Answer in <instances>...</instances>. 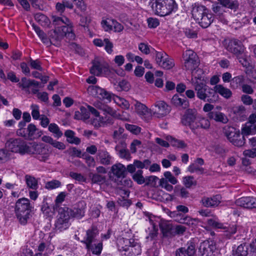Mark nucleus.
<instances>
[{"instance_id": "f257e3e1", "label": "nucleus", "mask_w": 256, "mask_h": 256, "mask_svg": "<svg viewBox=\"0 0 256 256\" xmlns=\"http://www.w3.org/2000/svg\"><path fill=\"white\" fill-rule=\"evenodd\" d=\"M53 22L56 26L60 25L58 26L54 31V34L52 35V39L56 41L60 40L64 36L72 40L74 38L73 32L72 24L70 20L66 16L62 18L53 16Z\"/></svg>"}, {"instance_id": "f03ea898", "label": "nucleus", "mask_w": 256, "mask_h": 256, "mask_svg": "<svg viewBox=\"0 0 256 256\" xmlns=\"http://www.w3.org/2000/svg\"><path fill=\"white\" fill-rule=\"evenodd\" d=\"M149 4L153 12L160 16L168 15L177 8L174 0H150Z\"/></svg>"}, {"instance_id": "7ed1b4c3", "label": "nucleus", "mask_w": 256, "mask_h": 256, "mask_svg": "<svg viewBox=\"0 0 256 256\" xmlns=\"http://www.w3.org/2000/svg\"><path fill=\"white\" fill-rule=\"evenodd\" d=\"M97 235L98 230L96 229L88 230L81 242L85 244L88 252H91L94 254L99 255L102 250V244L101 242H96V238Z\"/></svg>"}, {"instance_id": "20e7f679", "label": "nucleus", "mask_w": 256, "mask_h": 256, "mask_svg": "<svg viewBox=\"0 0 256 256\" xmlns=\"http://www.w3.org/2000/svg\"><path fill=\"white\" fill-rule=\"evenodd\" d=\"M192 12L194 18L204 28H208L213 21L212 14L202 6H195Z\"/></svg>"}, {"instance_id": "39448f33", "label": "nucleus", "mask_w": 256, "mask_h": 256, "mask_svg": "<svg viewBox=\"0 0 256 256\" xmlns=\"http://www.w3.org/2000/svg\"><path fill=\"white\" fill-rule=\"evenodd\" d=\"M30 212V206L28 199H19L16 203L15 212L17 218L22 224L26 223Z\"/></svg>"}, {"instance_id": "423d86ee", "label": "nucleus", "mask_w": 256, "mask_h": 256, "mask_svg": "<svg viewBox=\"0 0 256 256\" xmlns=\"http://www.w3.org/2000/svg\"><path fill=\"white\" fill-rule=\"evenodd\" d=\"M208 79L204 74L198 77L192 78L191 82L194 88L197 96L200 100H206L207 95L206 92L208 88L206 86ZM209 90H212L208 88Z\"/></svg>"}, {"instance_id": "0eeeda50", "label": "nucleus", "mask_w": 256, "mask_h": 256, "mask_svg": "<svg viewBox=\"0 0 256 256\" xmlns=\"http://www.w3.org/2000/svg\"><path fill=\"white\" fill-rule=\"evenodd\" d=\"M94 107L104 112V114H109L113 118L120 119L122 120L128 121L130 120V114L126 112H123L122 114L118 113L114 110L108 106L100 102H96L94 104Z\"/></svg>"}, {"instance_id": "6e6552de", "label": "nucleus", "mask_w": 256, "mask_h": 256, "mask_svg": "<svg viewBox=\"0 0 256 256\" xmlns=\"http://www.w3.org/2000/svg\"><path fill=\"white\" fill-rule=\"evenodd\" d=\"M90 72L96 76H104L108 77L110 74L108 65L102 59L96 58L92 62V66Z\"/></svg>"}, {"instance_id": "1a4fd4ad", "label": "nucleus", "mask_w": 256, "mask_h": 256, "mask_svg": "<svg viewBox=\"0 0 256 256\" xmlns=\"http://www.w3.org/2000/svg\"><path fill=\"white\" fill-rule=\"evenodd\" d=\"M224 134L229 141L236 146H242L245 144L244 138L241 137L240 130L234 127H225Z\"/></svg>"}, {"instance_id": "9d476101", "label": "nucleus", "mask_w": 256, "mask_h": 256, "mask_svg": "<svg viewBox=\"0 0 256 256\" xmlns=\"http://www.w3.org/2000/svg\"><path fill=\"white\" fill-rule=\"evenodd\" d=\"M88 93L92 96L110 102L112 100V94L105 89L96 85L89 86L87 88Z\"/></svg>"}, {"instance_id": "9b49d317", "label": "nucleus", "mask_w": 256, "mask_h": 256, "mask_svg": "<svg viewBox=\"0 0 256 256\" xmlns=\"http://www.w3.org/2000/svg\"><path fill=\"white\" fill-rule=\"evenodd\" d=\"M26 142L21 138H10L6 143V148L10 151L24 154H26Z\"/></svg>"}, {"instance_id": "f8f14e48", "label": "nucleus", "mask_w": 256, "mask_h": 256, "mask_svg": "<svg viewBox=\"0 0 256 256\" xmlns=\"http://www.w3.org/2000/svg\"><path fill=\"white\" fill-rule=\"evenodd\" d=\"M70 218L68 212L62 208H60L58 218L55 223L56 229L60 232L67 229L70 226Z\"/></svg>"}, {"instance_id": "ddd939ff", "label": "nucleus", "mask_w": 256, "mask_h": 256, "mask_svg": "<svg viewBox=\"0 0 256 256\" xmlns=\"http://www.w3.org/2000/svg\"><path fill=\"white\" fill-rule=\"evenodd\" d=\"M156 61L160 67L167 70L174 66V60L164 52H156Z\"/></svg>"}, {"instance_id": "4468645a", "label": "nucleus", "mask_w": 256, "mask_h": 256, "mask_svg": "<svg viewBox=\"0 0 256 256\" xmlns=\"http://www.w3.org/2000/svg\"><path fill=\"white\" fill-rule=\"evenodd\" d=\"M100 24L102 28L105 32L113 31L115 32H120L124 30L123 26L112 18H104Z\"/></svg>"}, {"instance_id": "2eb2a0df", "label": "nucleus", "mask_w": 256, "mask_h": 256, "mask_svg": "<svg viewBox=\"0 0 256 256\" xmlns=\"http://www.w3.org/2000/svg\"><path fill=\"white\" fill-rule=\"evenodd\" d=\"M87 107L88 112L93 115L94 118L92 122L95 127L104 126L110 122H108V120L106 119V117L100 116V112L94 108L90 106H88Z\"/></svg>"}, {"instance_id": "dca6fc26", "label": "nucleus", "mask_w": 256, "mask_h": 256, "mask_svg": "<svg viewBox=\"0 0 256 256\" xmlns=\"http://www.w3.org/2000/svg\"><path fill=\"white\" fill-rule=\"evenodd\" d=\"M200 61L198 58L194 59V61L184 62V66L187 70L191 71L192 78L198 77L204 74L203 70L198 68Z\"/></svg>"}, {"instance_id": "f3484780", "label": "nucleus", "mask_w": 256, "mask_h": 256, "mask_svg": "<svg viewBox=\"0 0 256 256\" xmlns=\"http://www.w3.org/2000/svg\"><path fill=\"white\" fill-rule=\"evenodd\" d=\"M216 249L215 242L213 240H206L200 246L199 252L202 256H212Z\"/></svg>"}, {"instance_id": "a211bd4d", "label": "nucleus", "mask_w": 256, "mask_h": 256, "mask_svg": "<svg viewBox=\"0 0 256 256\" xmlns=\"http://www.w3.org/2000/svg\"><path fill=\"white\" fill-rule=\"evenodd\" d=\"M232 256H256V252L250 246L240 244L236 250H233Z\"/></svg>"}, {"instance_id": "6ab92c4d", "label": "nucleus", "mask_w": 256, "mask_h": 256, "mask_svg": "<svg viewBox=\"0 0 256 256\" xmlns=\"http://www.w3.org/2000/svg\"><path fill=\"white\" fill-rule=\"evenodd\" d=\"M226 48L228 51L235 54L236 57L242 55L244 52V47L242 42L236 40H230Z\"/></svg>"}, {"instance_id": "aec40b11", "label": "nucleus", "mask_w": 256, "mask_h": 256, "mask_svg": "<svg viewBox=\"0 0 256 256\" xmlns=\"http://www.w3.org/2000/svg\"><path fill=\"white\" fill-rule=\"evenodd\" d=\"M154 115L158 118L163 117L170 112V108L168 104L163 101H158L154 104Z\"/></svg>"}, {"instance_id": "412c9836", "label": "nucleus", "mask_w": 256, "mask_h": 256, "mask_svg": "<svg viewBox=\"0 0 256 256\" xmlns=\"http://www.w3.org/2000/svg\"><path fill=\"white\" fill-rule=\"evenodd\" d=\"M236 204L246 208H256V198L246 196L240 198L236 201Z\"/></svg>"}, {"instance_id": "4be33fe9", "label": "nucleus", "mask_w": 256, "mask_h": 256, "mask_svg": "<svg viewBox=\"0 0 256 256\" xmlns=\"http://www.w3.org/2000/svg\"><path fill=\"white\" fill-rule=\"evenodd\" d=\"M196 246L194 243L188 242L186 248H181L176 251V256H194L196 253Z\"/></svg>"}, {"instance_id": "5701e85b", "label": "nucleus", "mask_w": 256, "mask_h": 256, "mask_svg": "<svg viewBox=\"0 0 256 256\" xmlns=\"http://www.w3.org/2000/svg\"><path fill=\"white\" fill-rule=\"evenodd\" d=\"M26 154H43L46 150L42 144L32 142L26 143Z\"/></svg>"}, {"instance_id": "b1692460", "label": "nucleus", "mask_w": 256, "mask_h": 256, "mask_svg": "<svg viewBox=\"0 0 256 256\" xmlns=\"http://www.w3.org/2000/svg\"><path fill=\"white\" fill-rule=\"evenodd\" d=\"M204 164V160L200 158H197L188 167V170L190 173L202 174L204 171V169L202 167Z\"/></svg>"}, {"instance_id": "393cba45", "label": "nucleus", "mask_w": 256, "mask_h": 256, "mask_svg": "<svg viewBox=\"0 0 256 256\" xmlns=\"http://www.w3.org/2000/svg\"><path fill=\"white\" fill-rule=\"evenodd\" d=\"M134 110L136 113L142 118H146L150 114V110L144 104L136 100L134 104Z\"/></svg>"}, {"instance_id": "a878e982", "label": "nucleus", "mask_w": 256, "mask_h": 256, "mask_svg": "<svg viewBox=\"0 0 256 256\" xmlns=\"http://www.w3.org/2000/svg\"><path fill=\"white\" fill-rule=\"evenodd\" d=\"M212 90L216 94H219L222 97L226 98H230L232 95V92L231 90L226 87H224L223 85L218 84L216 85Z\"/></svg>"}, {"instance_id": "bb28decb", "label": "nucleus", "mask_w": 256, "mask_h": 256, "mask_svg": "<svg viewBox=\"0 0 256 256\" xmlns=\"http://www.w3.org/2000/svg\"><path fill=\"white\" fill-rule=\"evenodd\" d=\"M208 116L210 120L223 124H226L228 121L227 116L224 114L218 111L210 112L208 114Z\"/></svg>"}, {"instance_id": "cd10ccee", "label": "nucleus", "mask_w": 256, "mask_h": 256, "mask_svg": "<svg viewBox=\"0 0 256 256\" xmlns=\"http://www.w3.org/2000/svg\"><path fill=\"white\" fill-rule=\"evenodd\" d=\"M198 117H196L195 112L193 110H188L182 120V122L186 126H188L192 129V124H194Z\"/></svg>"}, {"instance_id": "c85d7f7f", "label": "nucleus", "mask_w": 256, "mask_h": 256, "mask_svg": "<svg viewBox=\"0 0 256 256\" xmlns=\"http://www.w3.org/2000/svg\"><path fill=\"white\" fill-rule=\"evenodd\" d=\"M172 104L177 107H181L182 108H186L188 107L189 102L185 98H181L178 94H174L171 100Z\"/></svg>"}, {"instance_id": "c756f323", "label": "nucleus", "mask_w": 256, "mask_h": 256, "mask_svg": "<svg viewBox=\"0 0 256 256\" xmlns=\"http://www.w3.org/2000/svg\"><path fill=\"white\" fill-rule=\"evenodd\" d=\"M110 170L114 176L120 178L124 177L126 172V168L122 164L116 163L111 167Z\"/></svg>"}, {"instance_id": "7c9ffc66", "label": "nucleus", "mask_w": 256, "mask_h": 256, "mask_svg": "<svg viewBox=\"0 0 256 256\" xmlns=\"http://www.w3.org/2000/svg\"><path fill=\"white\" fill-rule=\"evenodd\" d=\"M221 196L216 195L211 198H204L202 200V204L206 207L215 206L220 204Z\"/></svg>"}, {"instance_id": "2f4dec72", "label": "nucleus", "mask_w": 256, "mask_h": 256, "mask_svg": "<svg viewBox=\"0 0 256 256\" xmlns=\"http://www.w3.org/2000/svg\"><path fill=\"white\" fill-rule=\"evenodd\" d=\"M28 137L30 139L38 138L42 136V132L37 128L35 125L30 124L27 128Z\"/></svg>"}, {"instance_id": "473e14b6", "label": "nucleus", "mask_w": 256, "mask_h": 256, "mask_svg": "<svg viewBox=\"0 0 256 256\" xmlns=\"http://www.w3.org/2000/svg\"><path fill=\"white\" fill-rule=\"evenodd\" d=\"M234 116L240 120H244L246 117V109L242 105L234 106L232 108Z\"/></svg>"}, {"instance_id": "72a5a7b5", "label": "nucleus", "mask_w": 256, "mask_h": 256, "mask_svg": "<svg viewBox=\"0 0 256 256\" xmlns=\"http://www.w3.org/2000/svg\"><path fill=\"white\" fill-rule=\"evenodd\" d=\"M73 8L72 3L68 0H62L56 4V10L61 14L64 12L66 8L72 10Z\"/></svg>"}, {"instance_id": "f704fd0d", "label": "nucleus", "mask_w": 256, "mask_h": 256, "mask_svg": "<svg viewBox=\"0 0 256 256\" xmlns=\"http://www.w3.org/2000/svg\"><path fill=\"white\" fill-rule=\"evenodd\" d=\"M39 84V82L36 80L23 77L21 78L20 82L18 83V86L22 89H26L29 88L31 86L38 87Z\"/></svg>"}, {"instance_id": "c9c22d12", "label": "nucleus", "mask_w": 256, "mask_h": 256, "mask_svg": "<svg viewBox=\"0 0 256 256\" xmlns=\"http://www.w3.org/2000/svg\"><path fill=\"white\" fill-rule=\"evenodd\" d=\"M210 126V122L209 120L204 118L198 117L194 124H192V129H197L202 128L207 129Z\"/></svg>"}, {"instance_id": "e433bc0d", "label": "nucleus", "mask_w": 256, "mask_h": 256, "mask_svg": "<svg viewBox=\"0 0 256 256\" xmlns=\"http://www.w3.org/2000/svg\"><path fill=\"white\" fill-rule=\"evenodd\" d=\"M134 243V239H127L120 238L118 240L117 244L120 251L125 252L131 244Z\"/></svg>"}, {"instance_id": "4c0bfd02", "label": "nucleus", "mask_w": 256, "mask_h": 256, "mask_svg": "<svg viewBox=\"0 0 256 256\" xmlns=\"http://www.w3.org/2000/svg\"><path fill=\"white\" fill-rule=\"evenodd\" d=\"M97 156L101 164L106 165L110 164L112 157L106 150H99Z\"/></svg>"}, {"instance_id": "58836bf2", "label": "nucleus", "mask_w": 256, "mask_h": 256, "mask_svg": "<svg viewBox=\"0 0 256 256\" xmlns=\"http://www.w3.org/2000/svg\"><path fill=\"white\" fill-rule=\"evenodd\" d=\"M112 100L114 103L123 109L128 110L130 108L129 102L122 98L112 94Z\"/></svg>"}, {"instance_id": "ea45409f", "label": "nucleus", "mask_w": 256, "mask_h": 256, "mask_svg": "<svg viewBox=\"0 0 256 256\" xmlns=\"http://www.w3.org/2000/svg\"><path fill=\"white\" fill-rule=\"evenodd\" d=\"M64 136L66 138L67 142L70 144H78L80 142V140L74 136V132L72 130H66Z\"/></svg>"}, {"instance_id": "a19ab883", "label": "nucleus", "mask_w": 256, "mask_h": 256, "mask_svg": "<svg viewBox=\"0 0 256 256\" xmlns=\"http://www.w3.org/2000/svg\"><path fill=\"white\" fill-rule=\"evenodd\" d=\"M179 222L186 224L190 227L194 228L198 223V220L188 216H182Z\"/></svg>"}, {"instance_id": "79ce46f5", "label": "nucleus", "mask_w": 256, "mask_h": 256, "mask_svg": "<svg viewBox=\"0 0 256 256\" xmlns=\"http://www.w3.org/2000/svg\"><path fill=\"white\" fill-rule=\"evenodd\" d=\"M244 78L242 76H238L232 79L230 81V87L233 88H236L238 86L242 87L244 84Z\"/></svg>"}, {"instance_id": "37998d69", "label": "nucleus", "mask_w": 256, "mask_h": 256, "mask_svg": "<svg viewBox=\"0 0 256 256\" xmlns=\"http://www.w3.org/2000/svg\"><path fill=\"white\" fill-rule=\"evenodd\" d=\"M130 250L132 254L128 256H136L141 253L140 246L138 242L134 240V243L131 244L125 252Z\"/></svg>"}, {"instance_id": "c03bdc74", "label": "nucleus", "mask_w": 256, "mask_h": 256, "mask_svg": "<svg viewBox=\"0 0 256 256\" xmlns=\"http://www.w3.org/2000/svg\"><path fill=\"white\" fill-rule=\"evenodd\" d=\"M167 141L169 142L172 146L178 148H184L186 147V144L182 140H178L172 138V136H168L166 137Z\"/></svg>"}, {"instance_id": "a18cd8bd", "label": "nucleus", "mask_w": 256, "mask_h": 256, "mask_svg": "<svg viewBox=\"0 0 256 256\" xmlns=\"http://www.w3.org/2000/svg\"><path fill=\"white\" fill-rule=\"evenodd\" d=\"M254 130V126L252 124L246 122L242 126V134L243 135L244 137L246 136L255 134V131Z\"/></svg>"}, {"instance_id": "49530a36", "label": "nucleus", "mask_w": 256, "mask_h": 256, "mask_svg": "<svg viewBox=\"0 0 256 256\" xmlns=\"http://www.w3.org/2000/svg\"><path fill=\"white\" fill-rule=\"evenodd\" d=\"M25 180L27 186L30 188L36 190L38 188V180L35 178L29 175H26L25 176Z\"/></svg>"}, {"instance_id": "de8ad7c7", "label": "nucleus", "mask_w": 256, "mask_h": 256, "mask_svg": "<svg viewBox=\"0 0 256 256\" xmlns=\"http://www.w3.org/2000/svg\"><path fill=\"white\" fill-rule=\"evenodd\" d=\"M48 128V130L53 134L54 138H59L62 136V132L60 130L58 126L54 123L50 124Z\"/></svg>"}, {"instance_id": "09e8293b", "label": "nucleus", "mask_w": 256, "mask_h": 256, "mask_svg": "<svg viewBox=\"0 0 256 256\" xmlns=\"http://www.w3.org/2000/svg\"><path fill=\"white\" fill-rule=\"evenodd\" d=\"M154 216H150L149 218V222L150 224L152 226V230L151 232L150 233L149 236H147V238L150 237L152 239L156 236L157 234V232L158 230V225L156 222H154Z\"/></svg>"}, {"instance_id": "8fccbe9b", "label": "nucleus", "mask_w": 256, "mask_h": 256, "mask_svg": "<svg viewBox=\"0 0 256 256\" xmlns=\"http://www.w3.org/2000/svg\"><path fill=\"white\" fill-rule=\"evenodd\" d=\"M183 59L184 62H186L193 60L194 61V59L198 58L196 54L192 50H186L183 54Z\"/></svg>"}, {"instance_id": "3c124183", "label": "nucleus", "mask_w": 256, "mask_h": 256, "mask_svg": "<svg viewBox=\"0 0 256 256\" xmlns=\"http://www.w3.org/2000/svg\"><path fill=\"white\" fill-rule=\"evenodd\" d=\"M89 176L90 178L92 181L93 183L102 184L105 182V177L100 174H97L90 173L89 174Z\"/></svg>"}, {"instance_id": "603ef678", "label": "nucleus", "mask_w": 256, "mask_h": 256, "mask_svg": "<svg viewBox=\"0 0 256 256\" xmlns=\"http://www.w3.org/2000/svg\"><path fill=\"white\" fill-rule=\"evenodd\" d=\"M223 6L235 10L237 8L238 4L237 2L232 0H218Z\"/></svg>"}, {"instance_id": "864d4df0", "label": "nucleus", "mask_w": 256, "mask_h": 256, "mask_svg": "<svg viewBox=\"0 0 256 256\" xmlns=\"http://www.w3.org/2000/svg\"><path fill=\"white\" fill-rule=\"evenodd\" d=\"M160 228L164 235L167 236L172 230V226L168 222H162L159 224Z\"/></svg>"}, {"instance_id": "5fc2aeb1", "label": "nucleus", "mask_w": 256, "mask_h": 256, "mask_svg": "<svg viewBox=\"0 0 256 256\" xmlns=\"http://www.w3.org/2000/svg\"><path fill=\"white\" fill-rule=\"evenodd\" d=\"M208 224L209 226H212L215 228H226V226L221 222H220L216 219H209L208 220Z\"/></svg>"}, {"instance_id": "6e6d98bb", "label": "nucleus", "mask_w": 256, "mask_h": 256, "mask_svg": "<svg viewBox=\"0 0 256 256\" xmlns=\"http://www.w3.org/2000/svg\"><path fill=\"white\" fill-rule=\"evenodd\" d=\"M32 26L35 32L36 33L41 40L43 42L44 44H48V39L47 38L45 34L40 30V28L34 24H32Z\"/></svg>"}, {"instance_id": "4d7b16f0", "label": "nucleus", "mask_w": 256, "mask_h": 256, "mask_svg": "<svg viewBox=\"0 0 256 256\" xmlns=\"http://www.w3.org/2000/svg\"><path fill=\"white\" fill-rule=\"evenodd\" d=\"M132 178L139 184H142L145 182L146 178L142 176V170H138L133 175Z\"/></svg>"}, {"instance_id": "13d9d810", "label": "nucleus", "mask_w": 256, "mask_h": 256, "mask_svg": "<svg viewBox=\"0 0 256 256\" xmlns=\"http://www.w3.org/2000/svg\"><path fill=\"white\" fill-rule=\"evenodd\" d=\"M168 182H169L165 178L159 179L160 186L168 192H171L173 190V186L172 184H169Z\"/></svg>"}, {"instance_id": "bf43d9fd", "label": "nucleus", "mask_w": 256, "mask_h": 256, "mask_svg": "<svg viewBox=\"0 0 256 256\" xmlns=\"http://www.w3.org/2000/svg\"><path fill=\"white\" fill-rule=\"evenodd\" d=\"M158 180H159V178L157 176H152L146 178L145 182L147 185L156 187L157 186V182Z\"/></svg>"}, {"instance_id": "052dcab7", "label": "nucleus", "mask_w": 256, "mask_h": 256, "mask_svg": "<svg viewBox=\"0 0 256 256\" xmlns=\"http://www.w3.org/2000/svg\"><path fill=\"white\" fill-rule=\"evenodd\" d=\"M183 183L186 188H190L196 184V181L192 176H188L184 178Z\"/></svg>"}, {"instance_id": "680f3d73", "label": "nucleus", "mask_w": 256, "mask_h": 256, "mask_svg": "<svg viewBox=\"0 0 256 256\" xmlns=\"http://www.w3.org/2000/svg\"><path fill=\"white\" fill-rule=\"evenodd\" d=\"M60 182L57 180H53L46 184L45 188L48 190H52L60 187Z\"/></svg>"}, {"instance_id": "e2e57ef3", "label": "nucleus", "mask_w": 256, "mask_h": 256, "mask_svg": "<svg viewBox=\"0 0 256 256\" xmlns=\"http://www.w3.org/2000/svg\"><path fill=\"white\" fill-rule=\"evenodd\" d=\"M104 50L108 54H112L113 52V44L110 40L106 38L104 39Z\"/></svg>"}, {"instance_id": "0e129e2a", "label": "nucleus", "mask_w": 256, "mask_h": 256, "mask_svg": "<svg viewBox=\"0 0 256 256\" xmlns=\"http://www.w3.org/2000/svg\"><path fill=\"white\" fill-rule=\"evenodd\" d=\"M164 178L167 180L172 184H176L178 182L177 179L168 171L166 172L164 174Z\"/></svg>"}, {"instance_id": "69168bd1", "label": "nucleus", "mask_w": 256, "mask_h": 256, "mask_svg": "<svg viewBox=\"0 0 256 256\" xmlns=\"http://www.w3.org/2000/svg\"><path fill=\"white\" fill-rule=\"evenodd\" d=\"M240 100L243 104L246 106H250L252 104L254 101L252 98L248 94H242L240 96Z\"/></svg>"}, {"instance_id": "338daca9", "label": "nucleus", "mask_w": 256, "mask_h": 256, "mask_svg": "<svg viewBox=\"0 0 256 256\" xmlns=\"http://www.w3.org/2000/svg\"><path fill=\"white\" fill-rule=\"evenodd\" d=\"M10 158V154L5 149L0 148V162L7 161Z\"/></svg>"}, {"instance_id": "774afa93", "label": "nucleus", "mask_w": 256, "mask_h": 256, "mask_svg": "<svg viewBox=\"0 0 256 256\" xmlns=\"http://www.w3.org/2000/svg\"><path fill=\"white\" fill-rule=\"evenodd\" d=\"M30 64L32 68L36 69L40 71L42 70V68L41 66V63L38 60H33L30 59Z\"/></svg>"}]
</instances>
